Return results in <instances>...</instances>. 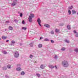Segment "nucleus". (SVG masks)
Returning a JSON list of instances; mask_svg holds the SVG:
<instances>
[{
  "label": "nucleus",
  "mask_w": 78,
  "mask_h": 78,
  "mask_svg": "<svg viewBox=\"0 0 78 78\" xmlns=\"http://www.w3.org/2000/svg\"><path fill=\"white\" fill-rule=\"evenodd\" d=\"M62 64L65 67H67L69 66L68 62L65 60L62 62Z\"/></svg>",
  "instance_id": "f257e3e1"
},
{
  "label": "nucleus",
  "mask_w": 78,
  "mask_h": 78,
  "mask_svg": "<svg viewBox=\"0 0 78 78\" xmlns=\"http://www.w3.org/2000/svg\"><path fill=\"white\" fill-rule=\"evenodd\" d=\"M19 53L17 52V51H16L15 52V54L14 55V56L15 58H17L19 57Z\"/></svg>",
  "instance_id": "f03ea898"
},
{
  "label": "nucleus",
  "mask_w": 78,
  "mask_h": 78,
  "mask_svg": "<svg viewBox=\"0 0 78 78\" xmlns=\"http://www.w3.org/2000/svg\"><path fill=\"white\" fill-rule=\"evenodd\" d=\"M37 22H38V24H39V25L40 26V27H41V19L39 18H38L37 20Z\"/></svg>",
  "instance_id": "7ed1b4c3"
},
{
  "label": "nucleus",
  "mask_w": 78,
  "mask_h": 78,
  "mask_svg": "<svg viewBox=\"0 0 78 78\" xmlns=\"http://www.w3.org/2000/svg\"><path fill=\"white\" fill-rule=\"evenodd\" d=\"M28 19L29 21L30 22H32V18H31L30 16H29V18Z\"/></svg>",
  "instance_id": "20e7f679"
},
{
  "label": "nucleus",
  "mask_w": 78,
  "mask_h": 78,
  "mask_svg": "<svg viewBox=\"0 0 78 78\" xmlns=\"http://www.w3.org/2000/svg\"><path fill=\"white\" fill-rule=\"evenodd\" d=\"M55 31L57 33H59V30L56 29H55Z\"/></svg>",
  "instance_id": "39448f33"
},
{
  "label": "nucleus",
  "mask_w": 78,
  "mask_h": 78,
  "mask_svg": "<svg viewBox=\"0 0 78 78\" xmlns=\"http://www.w3.org/2000/svg\"><path fill=\"white\" fill-rule=\"evenodd\" d=\"M72 14H76V11L74 10H73L72 11Z\"/></svg>",
  "instance_id": "423d86ee"
},
{
  "label": "nucleus",
  "mask_w": 78,
  "mask_h": 78,
  "mask_svg": "<svg viewBox=\"0 0 78 78\" xmlns=\"http://www.w3.org/2000/svg\"><path fill=\"white\" fill-rule=\"evenodd\" d=\"M16 70L17 71H21L22 69L20 68H18L16 69Z\"/></svg>",
  "instance_id": "0eeeda50"
},
{
  "label": "nucleus",
  "mask_w": 78,
  "mask_h": 78,
  "mask_svg": "<svg viewBox=\"0 0 78 78\" xmlns=\"http://www.w3.org/2000/svg\"><path fill=\"white\" fill-rule=\"evenodd\" d=\"M44 26L47 28H50V25L48 24H44Z\"/></svg>",
  "instance_id": "6e6552de"
},
{
  "label": "nucleus",
  "mask_w": 78,
  "mask_h": 78,
  "mask_svg": "<svg viewBox=\"0 0 78 78\" xmlns=\"http://www.w3.org/2000/svg\"><path fill=\"white\" fill-rule=\"evenodd\" d=\"M44 66L42 64L41 66H40V68L41 69H44Z\"/></svg>",
  "instance_id": "1a4fd4ad"
},
{
  "label": "nucleus",
  "mask_w": 78,
  "mask_h": 78,
  "mask_svg": "<svg viewBox=\"0 0 78 78\" xmlns=\"http://www.w3.org/2000/svg\"><path fill=\"white\" fill-rule=\"evenodd\" d=\"M38 47L39 48H42V44H39L38 45Z\"/></svg>",
  "instance_id": "9d476101"
},
{
  "label": "nucleus",
  "mask_w": 78,
  "mask_h": 78,
  "mask_svg": "<svg viewBox=\"0 0 78 78\" xmlns=\"http://www.w3.org/2000/svg\"><path fill=\"white\" fill-rule=\"evenodd\" d=\"M30 16L31 18H33L34 17V15L33 14H30V16Z\"/></svg>",
  "instance_id": "9b49d317"
},
{
  "label": "nucleus",
  "mask_w": 78,
  "mask_h": 78,
  "mask_svg": "<svg viewBox=\"0 0 78 78\" xmlns=\"http://www.w3.org/2000/svg\"><path fill=\"white\" fill-rule=\"evenodd\" d=\"M6 38H7V37H5V36H3L2 37V39H6Z\"/></svg>",
  "instance_id": "f8f14e48"
},
{
  "label": "nucleus",
  "mask_w": 78,
  "mask_h": 78,
  "mask_svg": "<svg viewBox=\"0 0 78 78\" xmlns=\"http://www.w3.org/2000/svg\"><path fill=\"white\" fill-rule=\"evenodd\" d=\"M9 30H12L13 29L12 28V27L11 26H9Z\"/></svg>",
  "instance_id": "ddd939ff"
},
{
  "label": "nucleus",
  "mask_w": 78,
  "mask_h": 78,
  "mask_svg": "<svg viewBox=\"0 0 78 78\" xmlns=\"http://www.w3.org/2000/svg\"><path fill=\"white\" fill-rule=\"evenodd\" d=\"M49 67L50 68H51V69H53V68H54V66L52 65L49 66Z\"/></svg>",
  "instance_id": "4468645a"
},
{
  "label": "nucleus",
  "mask_w": 78,
  "mask_h": 78,
  "mask_svg": "<svg viewBox=\"0 0 78 78\" xmlns=\"http://www.w3.org/2000/svg\"><path fill=\"white\" fill-rule=\"evenodd\" d=\"M74 51H76V52H77V53L78 52V49L77 48H76L74 49Z\"/></svg>",
  "instance_id": "2eb2a0df"
},
{
  "label": "nucleus",
  "mask_w": 78,
  "mask_h": 78,
  "mask_svg": "<svg viewBox=\"0 0 78 78\" xmlns=\"http://www.w3.org/2000/svg\"><path fill=\"white\" fill-rule=\"evenodd\" d=\"M16 3H13L12 4V6H14L16 5Z\"/></svg>",
  "instance_id": "dca6fc26"
},
{
  "label": "nucleus",
  "mask_w": 78,
  "mask_h": 78,
  "mask_svg": "<svg viewBox=\"0 0 78 78\" xmlns=\"http://www.w3.org/2000/svg\"><path fill=\"white\" fill-rule=\"evenodd\" d=\"M7 67L8 69H10L11 68V65H9L7 66Z\"/></svg>",
  "instance_id": "f3484780"
},
{
  "label": "nucleus",
  "mask_w": 78,
  "mask_h": 78,
  "mask_svg": "<svg viewBox=\"0 0 78 78\" xmlns=\"http://www.w3.org/2000/svg\"><path fill=\"white\" fill-rule=\"evenodd\" d=\"M67 28L68 30H70V26L69 25H68L67 26Z\"/></svg>",
  "instance_id": "a211bd4d"
},
{
  "label": "nucleus",
  "mask_w": 78,
  "mask_h": 78,
  "mask_svg": "<svg viewBox=\"0 0 78 78\" xmlns=\"http://www.w3.org/2000/svg\"><path fill=\"white\" fill-rule=\"evenodd\" d=\"M3 70H6V69H7L6 67H4L3 68Z\"/></svg>",
  "instance_id": "6ab92c4d"
},
{
  "label": "nucleus",
  "mask_w": 78,
  "mask_h": 78,
  "mask_svg": "<svg viewBox=\"0 0 78 78\" xmlns=\"http://www.w3.org/2000/svg\"><path fill=\"white\" fill-rule=\"evenodd\" d=\"M22 30H27V27H23L22 28Z\"/></svg>",
  "instance_id": "aec40b11"
},
{
  "label": "nucleus",
  "mask_w": 78,
  "mask_h": 78,
  "mask_svg": "<svg viewBox=\"0 0 78 78\" xmlns=\"http://www.w3.org/2000/svg\"><path fill=\"white\" fill-rule=\"evenodd\" d=\"M25 74V72H24L23 71H22L21 73V75H23Z\"/></svg>",
  "instance_id": "412c9836"
},
{
  "label": "nucleus",
  "mask_w": 78,
  "mask_h": 78,
  "mask_svg": "<svg viewBox=\"0 0 78 78\" xmlns=\"http://www.w3.org/2000/svg\"><path fill=\"white\" fill-rule=\"evenodd\" d=\"M36 75L38 77H40V76H41V75H40V74H37Z\"/></svg>",
  "instance_id": "4be33fe9"
},
{
  "label": "nucleus",
  "mask_w": 78,
  "mask_h": 78,
  "mask_svg": "<svg viewBox=\"0 0 78 78\" xmlns=\"http://www.w3.org/2000/svg\"><path fill=\"white\" fill-rule=\"evenodd\" d=\"M73 8V6H71V7H69V9H72Z\"/></svg>",
  "instance_id": "5701e85b"
},
{
  "label": "nucleus",
  "mask_w": 78,
  "mask_h": 78,
  "mask_svg": "<svg viewBox=\"0 0 78 78\" xmlns=\"http://www.w3.org/2000/svg\"><path fill=\"white\" fill-rule=\"evenodd\" d=\"M68 13L69 14V15H70V14H71V11L69 10H68Z\"/></svg>",
  "instance_id": "b1692460"
},
{
  "label": "nucleus",
  "mask_w": 78,
  "mask_h": 78,
  "mask_svg": "<svg viewBox=\"0 0 78 78\" xmlns=\"http://www.w3.org/2000/svg\"><path fill=\"white\" fill-rule=\"evenodd\" d=\"M44 41H49V40L47 38H45L44 40Z\"/></svg>",
  "instance_id": "393cba45"
},
{
  "label": "nucleus",
  "mask_w": 78,
  "mask_h": 78,
  "mask_svg": "<svg viewBox=\"0 0 78 78\" xmlns=\"http://www.w3.org/2000/svg\"><path fill=\"white\" fill-rule=\"evenodd\" d=\"M3 54L6 55V54H7V52L6 51H3Z\"/></svg>",
  "instance_id": "a878e982"
},
{
  "label": "nucleus",
  "mask_w": 78,
  "mask_h": 78,
  "mask_svg": "<svg viewBox=\"0 0 78 78\" xmlns=\"http://www.w3.org/2000/svg\"><path fill=\"white\" fill-rule=\"evenodd\" d=\"M65 42H67V43H69V41H67V40H65Z\"/></svg>",
  "instance_id": "bb28decb"
},
{
  "label": "nucleus",
  "mask_w": 78,
  "mask_h": 78,
  "mask_svg": "<svg viewBox=\"0 0 78 78\" xmlns=\"http://www.w3.org/2000/svg\"><path fill=\"white\" fill-rule=\"evenodd\" d=\"M65 48H62V50L64 51L65 50Z\"/></svg>",
  "instance_id": "cd10ccee"
},
{
  "label": "nucleus",
  "mask_w": 78,
  "mask_h": 78,
  "mask_svg": "<svg viewBox=\"0 0 78 78\" xmlns=\"http://www.w3.org/2000/svg\"><path fill=\"white\" fill-rule=\"evenodd\" d=\"M22 16H23V15L22 14V13H20V16L21 17H22Z\"/></svg>",
  "instance_id": "c85d7f7f"
},
{
  "label": "nucleus",
  "mask_w": 78,
  "mask_h": 78,
  "mask_svg": "<svg viewBox=\"0 0 78 78\" xmlns=\"http://www.w3.org/2000/svg\"><path fill=\"white\" fill-rule=\"evenodd\" d=\"M12 44H15V41H12Z\"/></svg>",
  "instance_id": "c756f323"
},
{
  "label": "nucleus",
  "mask_w": 78,
  "mask_h": 78,
  "mask_svg": "<svg viewBox=\"0 0 78 78\" xmlns=\"http://www.w3.org/2000/svg\"><path fill=\"white\" fill-rule=\"evenodd\" d=\"M51 34H54V32H53V31H51Z\"/></svg>",
  "instance_id": "7c9ffc66"
},
{
  "label": "nucleus",
  "mask_w": 78,
  "mask_h": 78,
  "mask_svg": "<svg viewBox=\"0 0 78 78\" xmlns=\"http://www.w3.org/2000/svg\"><path fill=\"white\" fill-rule=\"evenodd\" d=\"M76 37H78V33L76 35Z\"/></svg>",
  "instance_id": "2f4dec72"
},
{
  "label": "nucleus",
  "mask_w": 78,
  "mask_h": 78,
  "mask_svg": "<svg viewBox=\"0 0 78 78\" xmlns=\"http://www.w3.org/2000/svg\"><path fill=\"white\" fill-rule=\"evenodd\" d=\"M30 47H33V44L31 43L30 44Z\"/></svg>",
  "instance_id": "473e14b6"
},
{
  "label": "nucleus",
  "mask_w": 78,
  "mask_h": 78,
  "mask_svg": "<svg viewBox=\"0 0 78 78\" xmlns=\"http://www.w3.org/2000/svg\"><path fill=\"white\" fill-rule=\"evenodd\" d=\"M25 23V21H24V20H23L22 21L23 24H24Z\"/></svg>",
  "instance_id": "72a5a7b5"
},
{
  "label": "nucleus",
  "mask_w": 78,
  "mask_h": 78,
  "mask_svg": "<svg viewBox=\"0 0 78 78\" xmlns=\"http://www.w3.org/2000/svg\"><path fill=\"white\" fill-rule=\"evenodd\" d=\"M51 43H54V41H53L51 40Z\"/></svg>",
  "instance_id": "f704fd0d"
},
{
  "label": "nucleus",
  "mask_w": 78,
  "mask_h": 78,
  "mask_svg": "<svg viewBox=\"0 0 78 78\" xmlns=\"http://www.w3.org/2000/svg\"><path fill=\"white\" fill-rule=\"evenodd\" d=\"M33 57V55H30V58H32Z\"/></svg>",
  "instance_id": "c9c22d12"
},
{
  "label": "nucleus",
  "mask_w": 78,
  "mask_h": 78,
  "mask_svg": "<svg viewBox=\"0 0 78 78\" xmlns=\"http://www.w3.org/2000/svg\"><path fill=\"white\" fill-rule=\"evenodd\" d=\"M55 59H56V58H57V56L56 55L55 57Z\"/></svg>",
  "instance_id": "e433bc0d"
},
{
  "label": "nucleus",
  "mask_w": 78,
  "mask_h": 78,
  "mask_svg": "<svg viewBox=\"0 0 78 78\" xmlns=\"http://www.w3.org/2000/svg\"><path fill=\"white\" fill-rule=\"evenodd\" d=\"M73 32H74V33H76V31H75V30H74V31H73Z\"/></svg>",
  "instance_id": "4c0bfd02"
},
{
  "label": "nucleus",
  "mask_w": 78,
  "mask_h": 78,
  "mask_svg": "<svg viewBox=\"0 0 78 78\" xmlns=\"http://www.w3.org/2000/svg\"><path fill=\"white\" fill-rule=\"evenodd\" d=\"M19 66H20V64H18V65H17V67H19Z\"/></svg>",
  "instance_id": "58836bf2"
},
{
  "label": "nucleus",
  "mask_w": 78,
  "mask_h": 78,
  "mask_svg": "<svg viewBox=\"0 0 78 78\" xmlns=\"http://www.w3.org/2000/svg\"><path fill=\"white\" fill-rule=\"evenodd\" d=\"M42 37H40V39L41 40V39H42Z\"/></svg>",
  "instance_id": "ea45409f"
},
{
  "label": "nucleus",
  "mask_w": 78,
  "mask_h": 78,
  "mask_svg": "<svg viewBox=\"0 0 78 78\" xmlns=\"http://www.w3.org/2000/svg\"><path fill=\"white\" fill-rule=\"evenodd\" d=\"M9 41V40H7L6 41V42H8V41Z\"/></svg>",
  "instance_id": "a19ab883"
},
{
  "label": "nucleus",
  "mask_w": 78,
  "mask_h": 78,
  "mask_svg": "<svg viewBox=\"0 0 78 78\" xmlns=\"http://www.w3.org/2000/svg\"><path fill=\"white\" fill-rule=\"evenodd\" d=\"M55 67H56V68H57V67H56V66H55Z\"/></svg>",
  "instance_id": "79ce46f5"
},
{
  "label": "nucleus",
  "mask_w": 78,
  "mask_h": 78,
  "mask_svg": "<svg viewBox=\"0 0 78 78\" xmlns=\"http://www.w3.org/2000/svg\"><path fill=\"white\" fill-rule=\"evenodd\" d=\"M0 40H1V38H0Z\"/></svg>",
  "instance_id": "37998d69"
}]
</instances>
